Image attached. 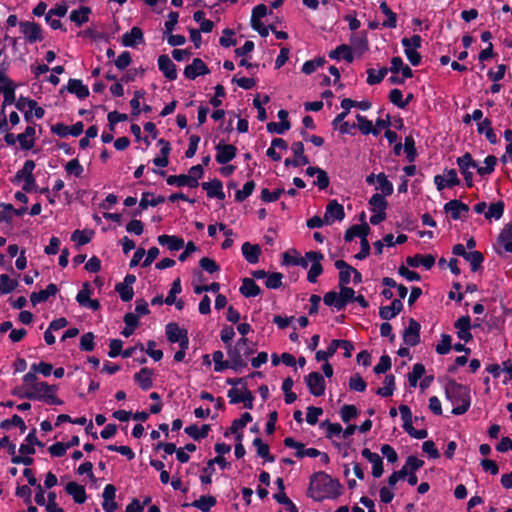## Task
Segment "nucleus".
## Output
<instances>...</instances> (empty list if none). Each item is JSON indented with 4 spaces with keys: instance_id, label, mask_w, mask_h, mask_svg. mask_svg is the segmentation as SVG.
Segmentation results:
<instances>
[{
    "instance_id": "1",
    "label": "nucleus",
    "mask_w": 512,
    "mask_h": 512,
    "mask_svg": "<svg viewBox=\"0 0 512 512\" xmlns=\"http://www.w3.org/2000/svg\"><path fill=\"white\" fill-rule=\"evenodd\" d=\"M340 483L324 472L315 473L310 479L308 495L315 501L334 499L340 495Z\"/></svg>"
},
{
    "instance_id": "2",
    "label": "nucleus",
    "mask_w": 512,
    "mask_h": 512,
    "mask_svg": "<svg viewBox=\"0 0 512 512\" xmlns=\"http://www.w3.org/2000/svg\"><path fill=\"white\" fill-rule=\"evenodd\" d=\"M447 400L453 405L454 415L464 414L470 407V391L467 386L449 381L445 386Z\"/></svg>"
},
{
    "instance_id": "3",
    "label": "nucleus",
    "mask_w": 512,
    "mask_h": 512,
    "mask_svg": "<svg viewBox=\"0 0 512 512\" xmlns=\"http://www.w3.org/2000/svg\"><path fill=\"white\" fill-rule=\"evenodd\" d=\"M57 390L58 387L56 385L39 382L38 384L31 385L26 389L24 394L20 395V397L30 400L44 401L50 405H62L63 402L56 396Z\"/></svg>"
},
{
    "instance_id": "4",
    "label": "nucleus",
    "mask_w": 512,
    "mask_h": 512,
    "mask_svg": "<svg viewBox=\"0 0 512 512\" xmlns=\"http://www.w3.org/2000/svg\"><path fill=\"white\" fill-rule=\"evenodd\" d=\"M253 353L248 345V339L240 338L234 346L228 345L227 354L230 360V368L238 371L246 367V359Z\"/></svg>"
},
{
    "instance_id": "5",
    "label": "nucleus",
    "mask_w": 512,
    "mask_h": 512,
    "mask_svg": "<svg viewBox=\"0 0 512 512\" xmlns=\"http://www.w3.org/2000/svg\"><path fill=\"white\" fill-rule=\"evenodd\" d=\"M401 43L404 47V52L413 66H417L421 62V55L417 52V49L421 47L422 39L419 35H413L410 38H403Z\"/></svg>"
},
{
    "instance_id": "6",
    "label": "nucleus",
    "mask_w": 512,
    "mask_h": 512,
    "mask_svg": "<svg viewBox=\"0 0 512 512\" xmlns=\"http://www.w3.org/2000/svg\"><path fill=\"white\" fill-rule=\"evenodd\" d=\"M457 165L461 174L464 177L466 185L471 187L473 185V172L472 169L478 168V164L473 160L470 153H465L457 159Z\"/></svg>"
},
{
    "instance_id": "7",
    "label": "nucleus",
    "mask_w": 512,
    "mask_h": 512,
    "mask_svg": "<svg viewBox=\"0 0 512 512\" xmlns=\"http://www.w3.org/2000/svg\"><path fill=\"white\" fill-rule=\"evenodd\" d=\"M166 335L171 343H179L180 348H188L189 339L187 331L180 328L176 323L166 325Z\"/></svg>"
},
{
    "instance_id": "8",
    "label": "nucleus",
    "mask_w": 512,
    "mask_h": 512,
    "mask_svg": "<svg viewBox=\"0 0 512 512\" xmlns=\"http://www.w3.org/2000/svg\"><path fill=\"white\" fill-rule=\"evenodd\" d=\"M434 183L437 189L442 191L445 188H451L459 185L460 180L455 169H446L443 174H439L434 177Z\"/></svg>"
},
{
    "instance_id": "9",
    "label": "nucleus",
    "mask_w": 512,
    "mask_h": 512,
    "mask_svg": "<svg viewBox=\"0 0 512 512\" xmlns=\"http://www.w3.org/2000/svg\"><path fill=\"white\" fill-rule=\"evenodd\" d=\"M309 392L316 396H322L325 392V380L318 372H311L305 377Z\"/></svg>"
},
{
    "instance_id": "10",
    "label": "nucleus",
    "mask_w": 512,
    "mask_h": 512,
    "mask_svg": "<svg viewBox=\"0 0 512 512\" xmlns=\"http://www.w3.org/2000/svg\"><path fill=\"white\" fill-rule=\"evenodd\" d=\"M228 398L230 399V403H243L245 408L251 409L253 407V395L246 388L241 389H230L228 391Z\"/></svg>"
},
{
    "instance_id": "11",
    "label": "nucleus",
    "mask_w": 512,
    "mask_h": 512,
    "mask_svg": "<svg viewBox=\"0 0 512 512\" xmlns=\"http://www.w3.org/2000/svg\"><path fill=\"white\" fill-rule=\"evenodd\" d=\"M19 28L28 42L34 43L42 40L41 28L37 23L29 21L20 22Z\"/></svg>"
},
{
    "instance_id": "12",
    "label": "nucleus",
    "mask_w": 512,
    "mask_h": 512,
    "mask_svg": "<svg viewBox=\"0 0 512 512\" xmlns=\"http://www.w3.org/2000/svg\"><path fill=\"white\" fill-rule=\"evenodd\" d=\"M313 257V263L311 264V267L308 271L307 280L310 283H315L317 281V278L322 274L323 268L321 265V261L323 260L324 256L321 252L316 251H310L308 252V258Z\"/></svg>"
},
{
    "instance_id": "13",
    "label": "nucleus",
    "mask_w": 512,
    "mask_h": 512,
    "mask_svg": "<svg viewBox=\"0 0 512 512\" xmlns=\"http://www.w3.org/2000/svg\"><path fill=\"white\" fill-rule=\"evenodd\" d=\"M420 324L414 320H409L408 327L404 330L403 340L409 346H415L420 342Z\"/></svg>"
},
{
    "instance_id": "14",
    "label": "nucleus",
    "mask_w": 512,
    "mask_h": 512,
    "mask_svg": "<svg viewBox=\"0 0 512 512\" xmlns=\"http://www.w3.org/2000/svg\"><path fill=\"white\" fill-rule=\"evenodd\" d=\"M345 216L344 208L337 201L332 200L326 207L324 220L326 223L331 224L334 221H341Z\"/></svg>"
},
{
    "instance_id": "15",
    "label": "nucleus",
    "mask_w": 512,
    "mask_h": 512,
    "mask_svg": "<svg viewBox=\"0 0 512 512\" xmlns=\"http://www.w3.org/2000/svg\"><path fill=\"white\" fill-rule=\"evenodd\" d=\"M216 151V161L219 164H226L235 158L237 149L231 144L219 143L216 146Z\"/></svg>"
},
{
    "instance_id": "16",
    "label": "nucleus",
    "mask_w": 512,
    "mask_h": 512,
    "mask_svg": "<svg viewBox=\"0 0 512 512\" xmlns=\"http://www.w3.org/2000/svg\"><path fill=\"white\" fill-rule=\"evenodd\" d=\"M362 456L372 464V475L379 478L383 474V461L382 458L375 452L364 448L361 452Z\"/></svg>"
},
{
    "instance_id": "17",
    "label": "nucleus",
    "mask_w": 512,
    "mask_h": 512,
    "mask_svg": "<svg viewBox=\"0 0 512 512\" xmlns=\"http://www.w3.org/2000/svg\"><path fill=\"white\" fill-rule=\"evenodd\" d=\"M209 73V69L206 64L199 58H195L193 62L186 66L184 70V75L188 79H195L200 75H205Z\"/></svg>"
},
{
    "instance_id": "18",
    "label": "nucleus",
    "mask_w": 512,
    "mask_h": 512,
    "mask_svg": "<svg viewBox=\"0 0 512 512\" xmlns=\"http://www.w3.org/2000/svg\"><path fill=\"white\" fill-rule=\"evenodd\" d=\"M159 70L169 80H175L177 78V70L173 61L167 55H160L158 57Z\"/></svg>"
},
{
    "instance_id": "19",
    "label": "nucleus",
    "mask_w": 512,
    "mask_h": 512,
    "mask_svg": "<svg viewBox=\"0 0 512 512\" xmlns=\"http://www.w3.org/2000/svg\"><path fill=\"white\" fill-rule=\"evenodd\" d=\"M444 211L454 220L460 219L463 213L469 211L468 205L460 200H451L444 205Z\"/></svg>"
},
{
    "instance_id": "20",
    "label": "nucleus",
    "mask_w": 512,
    "mask_h": 512,
    "mask_svg": "<svg viewBox=\"0 0 512 512\" xmlns=\"http://www.w3.org/2000/svg\"><path fill=\"white\" fill-rule=\"evenodd\" d=\"M202 188L206 191L209 198H216L219 200H223L225 198L222 182L218 179H214L209 182H203Z\"/></svg>"
},
{
    "instance_id": "21",
    "label": "nucleus",
    "mask_w": 512,
    "mask_h": 512,
    "mask_svg": "<svg viewBox=\"0 0 512 512\" xmlns=\"http://www.w3.org/2000/svg\"><path fill=\"white\" fill-rule=\"evenodd\" d=\"M116 496V488L112 484H107L103 491V509L105 512H114L117 509V504L114 501Z\"/></svg>"
},
{
    "instance_id": "22",
    "label": "nucleus",
    "mask_w": 512,
    "mask_h": 512,
    "mask_svg": "<svg viewBox=\"0 0 512 512\" xmlns=\"http://www.w3.org/2000/svg\"><path fill=\"white\" fill-rule=\"evenodd\" d=\"M406 262L411 267L416 268L419 266H423L426 269H430L435 264V257L431 254H427V255L416 254L414 256L408 257Z\"/></svg>"
},
{
    "instance_id": "23",
    "label": "nucleus",
    "mask_w": 512,
    "mask_h": 512,
    "mask_svg": "<svg viewBox=\"0 0 512 512\" xmlns=\"http://www.w3.org/2000/svg\"><path fill=\"white\" fill-rule=\"evenodd\" d=\"M403 309V304L400 299H394L388 306H383L379 310V315L384 320H390L398 315Z\"/></svg>"
},
{
    "instance_id": "24",
    "label": "nucleus",
    "mask_w": 512,
    "mask_h": 512,
    "mask_svg": "<svg viewBox=\"0 0 512 512\" xmlns=\"http://www.w3.org/2000/svg\"><path fill=\"white\" fill-rule=\"evenodd\" d=\"M58 292V288L55 284H49L46 289L39 292H33L30 296V301L33 306L48 300L49 297L54 296Z\"/></svg>"
},
{
    "instance_id": "25",
    "label": "nucleus",
    "mask_w": 512,
    "mask_h": 512,
    "mask_svg": "<svg viewBox=\"0 0 512 512\" xmlns=\"http://www.w3.org/2000/svg\"><path fill=\"white\" fill-rule=\"evenodd\" d=\"M157 240L160 245L167 246L170 251H178L185 245L182 238L174 235H160Z\"/></svg>"
},
{
    "instance_id": "26",
    "label": "nucleus",
    "mask_w": 512,
    "mask_h": 512,
    "mask_svg": "<svg viewBox=\"0 0 512 512\" xmlns=\"http://www.w3.org/2000/svg\"><path fill=\"white\" fill-rule=\"evenodd\" d=\"M335 267L339 270V286L348 285L351 282L354 268L343 260H337Z\"/></svg>"
},
{
    "instance_id": "27",
    "label": "nucleus",
    "mask_w": 512,
    "mask_h": 512,
    "mask_svg": "<svg viewBox=\"0 0 512 512\" xmlns=\"http://www.w3.org/2000/svg\"><path fill=\"white\" fill-rule=\"evenodd\" d=\"M141 42H143V32L139 27H133L122 36V44L125 47H135Z\"/></svg>"
},
{
    "instance_id": "28",
    "label": "nucleus",
    "mask_w": 512,
    "mask_h": 512,
    "mask_svg": "<svg viewBox=\"0 0 512 512\" xmlns=\"http://www.w3.org/2000/svg\"><path fill=\"white\" fill-rule=\"evenodd\" d=\"M242 254L247 262L250 264H256L259 261V256L261 253L260 246L257 244H251L249 242H245L242 245Z\"/></svg>"
},
{
    "instance_id": "29",
    "label": "nucleus",
    "mask_w": 512,
    "mask_h": 512,
    "mask_svg": "<svg viewBox=\"0 0 512 512\" xmlns=\"http://www.w3.org/2000/svg\"><path fill=\"white\" fill-rule=\"evenodd\" d=\"M65 490L69 495L72 496L76 503L82 504L86 501V492L84 486L71 481L67 483Z\"/></svg>"
},
{
    "instance_id": "30",
    "label": "nucleus",
    "mask_w": 512,
    "mask_h": 512,
    "mask_svg": "<svg viewBox=\"0 0 512 512\" xmlns=\"http://www.w3.org/2000/svg\"><path fill=\"white\" fill-rule=\"evenodd\" d=\"M152 375V370L145 367L134 375V380L143 390H148L153 386Z\"/></svg>"
},
{
    "instance_id": "31",
    "label": "nucleus",
    "mask_w": 512,
    "mask_h": 512,
    "mask_svg": "<svg viewBox=\"0 0 512 512\" xmlns=\"http://www.w3.org/2000/svg\"><path fill=\"white\" fill-rule=\"evenodd\" d=\"M369 231L370 228L366 223L362 225H353L345 232L344 239L347 242L352 241L355 237H359L363 240V238L367 237Z\"/></svg>"
},
{
    "instance_id": "32",
    "label": "nucleus",
    "mask_w": 512,
    "mask_h": 512,
    "mask_svg": "<svg viewBox=\"0 0 512 512\" xmlns=\"http://www.w3.org/2000/svg\"><path fill=\"white\" fill-rule=\"evenodd\" d=\"M35 128L32 126L26 127L23 133L17 135V141L20 147L24 150H30L34 146Z\"/></svg>"
},
{
    "instance_id": "33",
    "label": "nucleus",
    "mask_w": 512,
    "mask_h": 512,
    "mask_svg": "<svg viewBox=\"0 0 512 512\" xmlns=\"http://www.w3.org/2000/svg\"><path fill=\"white\" fill-rule=\"evenodd\" d=\"M379 8L381 12L386 16V20L382 22V26L385 28H396L397 26V15L394 13L385 1H381Z\"/></svg>"
},
{
    "instance_id": "34",
    "label": "nucleus",
    "mask_w": 512,
    "mask_h": 512,
    "mask_svg": "<svg viewBox=\"0 0 512 512\" xmlns=\"http://www.w3.org/2000/svg\"><path fill=\"white\" fill-rule=\"evenodd\" d=\"M67 89L70 93L75 94L78 98L84 99L89 96L88 87L85 86L81 80L70 79Z\"/></svg>"
},
{
    "instance_id": "35",
    "label": "nucleus",
    "mask_w": 512,
    "mask_h": 512,
    "mask_svg": "<svg viewBox=\"0 0 512 512\" xmlns=\"http://www.w3.org/2000/svg\"><path fill=\"white\" fill-rule=\"evenodd\" d=\"M331 59L340 60L344 59L348 63H351L354 59L351 48L348 45H339L335 50L329 53Z\"/></svg>"
},
{
    "instance_id": "36",
    "label": "nucleus",
    "mask_w": 512,
    "mask_h": 512,
    "mask_svg": "<svg viewBox=\"0 0 512 512\" xmlns=\"http://www.w3.org/2000/svg\"><path fill=\"white\" fill-rule=\"evenodd\" d=\"M260 287L253 279L244 278L240 287V293L245 297H256L260 294Z\"/></svg>"
},
{
    "instance_id": "37",
    "label": "nucleus",
    "mask_w": 512,
    "mask_h": 512,
    "mask_svg": "<svg viewBox=\"0 0 512 512\" xmlns=\"http://www.w3.org/2000/svg\"><path fill=\"white\" fill-rule=\"evenodd\" d=\"M356 120L357 127L359 128L362 134H373L374 136L379 135V130L377 128H374L372 121L368 120L365 116L357 114Z\"/></svg>"
},
{
    "instance_id": "38",
    "label": "nucleus",
    "mask_w": 512,
    "mask_h": 512,
    "mask_svg": "<svg viewBox=\"0 0 512 512\" xmlns=\"http://www.w3.org/2000/svg\"><path fill=\"white\" fill-rule=\"evenodd\" d=\"M159 144L162 145L160 155L153 159V163L158 167H166L169 163L168 155L171 149L170 144L163 139L159 140Z\"/></svg>"
},
{
    "instance_id": "39",
    "label": "nucleus",
    "mask_w": 512,
    "mask_h": 512,
    "mask_svg": "<svg viewBox=\"0 0 512 512\" xmlns=\"http://www.w3.org/2000/svg\"><path fill=\"white\" fill-rule=\"evenodd\" d=\"M376 190L381 191V195L384 196H389L393 193V184L384 173L376 175Z\"/></svg>"
},
{
    "instance_id": "40",
    "label": "nucleus",
    "mask_w": 512,
    "mask_h": 512,
    "mask_svg": "<svg viewBox=\"0 0 512 512\" xmlns=\"http://www.w3.org/2000/svg\"><path fill=\"white\" fill-rule=\"evenodd\" d=\"M90 12V8L83 6L77 10H72L69 17L72 22L81 26L89 20Z\"/></svg>"
},
{
    "instance_id": "41",
    "label": "nucleus",
    "mask_w": 512,
    "mask_h": 512,
    "mask_svg": "<svg viewBox=\"0 0 512 512\" xmlns=\"http://www.w3.org/2000/svg\"><path fill=\"white\" fill-rule=\"evenodd\" d=\"M209 431L210 426L207 424L203 425L200 428L197 425H190L185 428V433L194 440H200L207 437Z\"/></svg>"
},
{
    "instance_id": "42",
    "label": "nucleus",
    "mask_w": 512,
    "mask_h": 512,
    "mask_svg": "<svg viewBox=\"0 0 512 512\" xmlns=\"http://www.w3.org/2000/svg\"><path fill=\"white\" fill-rule=\"evenodd\" d=\"M291 150L295 155L294 166H303L309 163L308 158L304 154V145L302 142H294Z\"/></svg>"
},
{
    "instance_id": "43",
    "label": "nucleus",
    "mask_w": 512,
    "mask_h": 512,
    "mask_svg": "<svg viewBox=\"0 0 512 512\" xmlns=\"http://www.w3.org/2000/svg\"><path fill=\"white\" fill-rule=\"evenodd\" d=\"M498 240L505 252L512 253V223L502 230Z\"/></svg>"
},
{
    "instance_id": "44",
    "label": "nucleus",
    "mask_w": 512,
    "mask_h": 512,
    "mask_svg": "<svg viewBox=\"0 0 512 512\" xmlns=\"http://www.w3.org/2000/svg\"><path fill=\"white\" fill-rule=\"evenodd\" d=\"M168 185H176L179 187L187 186L190 188H194V179H189L188 175L180 174V175H170L166 179Z\"/></svg>"
},
{
    "instance_id": "45",
    "label": "nucleus",
    "mask_w": 512,
    "mask_h": 512,
    "mask_svg": "<svg viewBox=\"0 0 512 512\" xmlns=\"http://www.w3.org/2000/svg\"><path fill=\"white\" fill-rule=\"evenodd\" d=\"M253 445L256 447L257 455L264 458L268 462H274L275 458L270 454V449L260 438L253 440Z\"/></svg>"
},
{
    "instance_id": "46",
    "label": "nucleus",
    "mask_w": 512,
    "mask_h": 512,
    "mask_svg": "<svg viewBox=\"0 0 512 512\" xmlns=\"http://www.w3.org/2000/svg\"><path fill=\"white\" fill-rule=\"evenodd\" d=\"M387 73L388 69L386 67H382L379 70L370 68L367 70V83L370 85L378 84L384 79Z\"/></svg>"
},
{
    "instance_id": "47",
    "label": "nucleus",
    "mask_w": 512,
    "mask_h": 512,
    "mask_svg": "<svg viewBox=\"0 0 512 512\" xmlns=\"http://www.w3.org/2000/svg\"><path fill=\"white\" fill-rule=\"evenodd\" d=\"M504 212V203L502 201H498L495 203H492L487 211L485 212V218L488 220H499Z\"/></svg>"
},
{
    "instance_id": "48",
    "label": "nucleus",
    "mask_w": 512,
    "mask_h": 512,
    "mask_svg": "<svg viewBox=\"0 0 512 512\" xmlns=\"http://www.w3.org/2000/svg\"><path fill=\"white\" fill-rule=\"evenodd\" d=\"M324 303L327 306H332L338 311L344 309L343 301L341 300L340 294L335 291H329L324 295Z\"/></svg>"
},
{
    "instance_id": "49",
    "label": "nucleus",
    "mask_w": 512,
    "mask_h": 512,
    "mask_svg": "<svg viewBox=\"0 0 512 512\" xmlns=\"http://www.w3.org/2000/svg\"><path fill=\"white\" fill-rule=\"evenodd\" d=\"M386 196L381 195L380 193H376L372 195L369 200V205L371 207L372 212H382L387 208V201L385 199Z\"/></svg>"
},
{
    "instance_id": "50",
    "label": "nucleus",
    "mask_w": 512,
    "mask_h": 512,
    "mask_svg": "<svg viewBox=\"0 0 512 512\" xmlns=\"http://www.w3.org/2000/svg\"><path fill=\"white\" fill-rule=\"evenodd\" d=\"M478 132L479 133H484L487 140L492 143V144H496L497 143V136L496 134L494 133L493 129L491 128V122L489 119H484L483 121H481L479 124H478Z\"/></svg>"
},
{
    "instance_id": "51",
    "label": "nucleus",
    "mask_w": 512,
    "mask_h": 512,
    "mask_svg": "<svg viewBox=\"0 0 512 512\" xmlns=\"http://www.w3.org/2000/svg\"><path fill=\"white\" fill-rule=\"evenodd\" d=\"M216 504V499L213 496H201L195 500L192 505L202 512H209L210 509Z\"/></svg>"
},
{
    "instance_id": "52",
    "label": "nucleus",
    "mask_w": 512,
    "mask_h": 512,
    "mask_svg": "<svg viewBox=\"0 0 512 512\" xmlns=\"http://www.w3.org/2000/svg\"><path fill=\"white\" fill-rule=\"evenodd\" d=\"M18 286V281L10 278L7 274L0 275V293L8 294Z\"/></svg>"
},
{
    "instance_id": "53",
    "label": "nucleus",
    "mask_w": 512,
    "mask_h": 512,
    "mask_svg": "<svg viewBox=\"0 0 512 512\" xmlns=\"http://www.w3.org/2000/svg\"><path fill=\"white\" fill-rule=\"evenodd\" d=\"M496 164H497V158L493 155H488L484 160V165L483 166L478 165L477 173L480 176L489 175L494 171Z\"/></svg>"
},
{
    "instance_id": "54",
    "label": "nucleus",
    "mask_w": 512,
    "mask_h": 512,
    "mask_svg": "<svg viewBox=\"0 0 512 512\" xmlns=\"http://www.w3.org/2000/svg\"><path fill=\"white\" fill-rule=\"evenodd\" d=\"M355 105H356V101L351 100L349 98H344L341 101V107L344 109V111L341 112L340 114H338L336 116V118L333 120V122H332L333 126L337 127L338 123H341L346 118V116L348 115L350 109L352 107H354Z\"/></svg>"
},
{
    "instance_id": "55",
    "label": "nucleus",
    "mask_w": 512,
    "mask_h": 512,
    "mask_svg": "<svg viewBox=\"0 0 512 512\" xmlns=\"http://www.w3.org/2000/svg\"><path fill=\"white\" fill-rule=\"evenodd\" d=\"M383 387L378 388L376 393L382 397H389L393 394L395 378L393 375H386Z\"/></svg>"
},
{
    "instance_id": "56",
    "label": "nucleus",
    "mask_w": 512,
    "mask_h": 512,
    "mask_svg": "<svg viewBox=\"0 0 512 512\" xmlns=\"http://www.w3.org/2000/svg\"><path fill=\"white\" fill-rule=\"evenodd\" d=\"M165 198L163 196H154L151 193H144L140 200V207L142 209H146L149 206H157L160 203H163Z\"/></svg>"
},
{
    "instance_id": "57",
    "label": "nucleus",
    "mask_w": 512,
    "mask_h": 512,
    "mask_svg": "<svg viewBox=\"0 0 512 512\" xmlns=\"http://www.w3.org/2000/svg\"><path fill=\"white\" fill-rule=\"evenodd\" d=\"M425 367L421 363L414 364L412 371L408 374L410 386L416 387L419 379L424 375Z\"/></svg>"
},
{
    "instance_id": "58",
    "label": "nucleus",
    "mask_w": 512,
    "mask_h": 512,
    "mask_svg": "<svg viewBox=\"0 0 512 512\" xmlns=\"http://www.w3.org/2000/svg\"><path fill=\"white\" fill-rule=\"evenodd\" d=\"M464 259L469 262L473 272L479 269L484 260L483 255L479 251L468 252Z\"/></svg>"
},
{
    "instance_id": "59",
    "label": "nucleus",
    "mask_w": 512,
    "mask_h": 512,
    "mask_svg": "<svg viewBox=\"0 0 512 512\" xmlns=\"http://www.w3.org/2000/svg\"><path fill=\"white\" fill-rule=\"evenodd\" d=\"M359 414L358 409L354 405H343L340 410V416L343 422L348 423L356 418Z\"/></svg>"
},
{
    "instance_id": "60",
    "label": "nucleus",
    "mask_w": 512,
    "mask_h": 512,
    "mask_svg": "<svg viewBox=\"0 0 512 512\" xmlns=\"http://www.w3.org/2000/svg\"><path fill=\"white\" fill-rule=\"evenodd\" d=\"M252 421V416L250 413L245 412L241 415L239 419L233 421L231 425V432L237 434L240 430H242L249 422Z\"/></svg>"
},
{
    "instance_id": "61",
    "label": "nucleus",
    "mask_w": 512,
    "mask_h": 512,
    "mask_svg": "<svg viewBox=\"0 0 512 512\" xmlns=\"http://www.w3.org/2000/svg\"><path fill=\"white\" fill-rule=\"evenodd\" d=\"M35 169V163L33 160H26L22 169L17 171L15 175V181H20L33 175V170Z\"/></svg>"
},
{
    "instance_id": "62",
    "label": "nucleus",
    "mask_w": 512,
    "mask_h": 512,
    "mask_svg": "<svg viewBox=\"0 0 512 512\" xmlns=\"http://www.w3.org/2000/svg\"><path fill=\"white\" fill-rule=\"evenodd\" d=\"M92 232L75 230L71 235V240L76 242L78 246H83L91 241Z\"/></svg>"
},
{
    "instance_id": "63",
    "label": "nucleus",
    "mask_w": 512,
    "mask_h": 512,
    "mask_svg": "<svg viewBox=\"0 0 512 512\" xmlns=\"http://www.w3.org/2000/svg\"><path fill=\"white\" fill-rule=\"evenodd\" d=\"M64 168L67 174L74 175L75 177H80L84 171L78 159L68 161Z\"/></svg>"
},
{
    "instance_id": "64",
    "label": "nucleus",
    "mask_w": 512,
    "mask_h": 512,
    "mask_svg": "<svg viewBox=\"0 0 512 512\" xmlns=\"http://www.w3.org/2000/svg\"><path fill=\"white\" fill-rule=\"evenodd\" d=\"M255 188L254 181H248L244 184L243 188L241 190H238L235 194V200L238 202L244 201L246 198H248L253 190Z\"/></svg>"
}]
</instances>
